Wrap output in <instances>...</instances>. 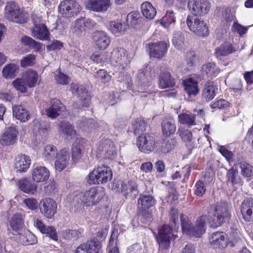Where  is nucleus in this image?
I'll return each mask as SVG.
<instances>
[{
  "instance_id": "obj_1",
  "label": "nucleus",
  "mask_w": 253,
  "mask_h": 253,
  "mask_svg": "<svg viewBox=\"0 0 253 253\" xmlns=\"http://www.w3.org/2000/svg\"><path fill=\"white\" fill-rule=\"evenodd\" d=\"M105 195L104 188L101 187L91 188L84 192L76 195L73 202L78 208L90 207L96 205Z\"/></svg>"
},
{
  "instance_id": "obj_2",
  "label": "nucleus",
  "mask_w": 253,
  "mask_h": 253,
  "mask_svg": "<svg viewBox=\"0 0 253 253\" xmlns=\"http://www.w3.org/2000/svg\"><path fill=\"white\" fill-rule=\"evenodd\" d=\"M181 226L183 231L186 234L197 238L205 233L207 217L205 215L199 216L193 224L188 217L183 214L180 215Z\"/></svg>"
},
{
  "instance_id": "obj_3",
  "label": "nucleus",
  "mask_w": 253,
  "mask_h": 253,
  "mask_svg": "<svg viewBox=\"0 0 253 253\" xmlns=\"http://www.w3.org/2000/svg\"><path fill=\"white\" fill-rule=\"evenodd\" d=\"M208 215L209 223L213 228L220 226L228 221L230 217V213L225 203L211 207L208 211Z\"/></svg>"
},
{
  "instance_id": "obj_4",
  "label": "nucleus",
  "mask_w": 253,
  "mask_h": 253,
  "mask_svg": "<svg viewBox=\"0 0 253 253\" xmlns=\"http://www.w3.org/2000/svg\"><path fill=\"white\" fill-rule=\"evenodd\" d=\"M110 168L103 165L94 169L88 175V182L90 184H99L106 183L112 178Z\"/></svg>"
},
{
  "instance_id": "obj_5",
  "label": "nucleus",
  "mask_w": 253,
  "mask_h": 253,
  "mask_svg": "<svg viewBox=\"0 0 253 253\" xmlns=\"http://www.w3.org/2000/svg\"><path fill=\"white\" fill-rule=\"evenodd\" d=\"M186 22L189 29L196 35L201 37H207L209 30L207 23L199 16H188Z\"/></svg>"
},
{
  "instance_id": "obj_6",
  "label": "nucleus",
  "mask_w": 253,
  "mask_h": 253,
  "mask_svg": "<svg viewBox=\"0 0 253 253\" xmlns=\"http://www.w3.org/2000/svg\"><path fill=\"white\" fill-rule=\"evenodd\" d=\"M5 15L7 19L14 22L22 24L26 22L19 6L13 1L7 2L5 7Z\"/></svg>"
},
{
  "instance_id": "obj_7",
  "label": "nucleus",
  "mask_w": 253,
  "mask_h": 253,
  "mask_svg": "<svg viewBox=\"0 0 253 253\" xmlns=\"http://www.w3.org/2000/svg\"><path fill=\"white\" fill-rule=\"evenodd\" d=\"M109 54V61L114 66L121 67L124 69L130 62L126 50L123 48H115Z\"/></svg>"
},
{
  "instance_id": "obj_8",
  "label": "nucleus",
  "mask_w": 253,
  "mask_h": 253,
  "mask_svg": "<svg viewBox=\"0 0 253 253\" xmlns=\"http://www.w3.org/2000/svg\"><path fill=\"white\" fill-rule=\"evenodd\" d=\"M136 144L140 151L149 154L155 149V138L151 133L142 134L137 138Z\"/></svg>"
},
{
  "instance_id": "obj_9",
  "label": "nucleus",
  "mask_w": 253,
  "mask_h": 253,
  "mask_svg": "<svg viewBox=\"0 0 253 253\" xmlns=\"http://www.w3.org/2000/svg\"><path fill=\"white\" fill-rule=\"evenodd\" d=\"M81 9V6L75 0H63L58 6L59 12L66 17L73 16L79 13Z\"/></svg>"
},
{
  "instance_id": "obj_10",
  "label": "nucleus",
  "mask_w": 253,
  "mask_h": 253,
  "mask_svg": "<svg viewBox=\"0 0 253 253\" xmlns=\"http://www.w3.org/2000/svg\"><path fill=\"white\" fill-rule=\"evenodd\" d=\"M210 3L208 0H190L188 6L193 15L203 16L209 12Z\"/></svg>"
},
{
  "instance_id": "obj_11",
  "label": "nucleus",
  "mask_w": 253,
  "mask_h": 253,
  "mask_svg": "<svg viewBox=\"0 0 253 253\" xmlns=\"http://www.w3.org/2000/svg\"><path fill=\"white\" fill-rule=\"evenodd\" d=\"M39 208L41 213L44 216L48 219H52L56 212L57 204L52 199L45 198L40 201Z\"/></svg>"
},
{
  "instance_id": "obj_12",
  "label": "nucleus",
  "mask_w": 253,
  "mask_h": 253,
  "mask_svg": "<svg viewBox=\"0 0 253 253\" xmlns=\"http://www.w3.org/2000/svg\"><path fill=\"white\" fill-rule=\"evenodd\" d=\"M146 47L150 57L160 59L166 55L169 45L164 41L148 43Z\"/></svg>"
},
{
  "instance_id": "obj_13",
  "label": "nucleus",
  "mask_w": 253,
  "mask_h": 253,
  "mask_svg": "<svg viewBox=\"0 0 253 253\" xmlns=\"http://www.w3.org/2000/svg\"><path fill=\"white\" fill-rule=\"evenodd\" d=\"M171 230V227L168 225H164L159 230L157 242L160 248L163 250H166L169 247L172 237Z\"/></svg>"
},
{
  "instance_id": "obj_14",
  "label": "nucleus",
  "mask_w": 253,
  "mask_h": 253,
  "mask_svg": "<svg viewBox=\"0 0 253 253\" xmlns=\"http://www.w3.org/2000/svg\"><path fill=\"white\" fill-rule=\"evenodd\" d=\"M70 89L72 93L77 96L83 106L85 107L89 106L90 96L84 86L72 83L70 84Z\"/></svg>"
},
{
  "instance_id": "obj_15",
  "label": "nucleus",
  "mask_w": 253,
  "mask_h": 253,
  "mask_svg": "<svg viewBox=\"0 0 253 253\" xmlns=\"http://www.w3.org/2000/svg\"><path fill=\"white\" fill-rule=\"evenodd\" d=\"M204 112L203 110H194L192 113H183L179 115L178 121L180 124L186 125L188 126L196 125L195 120L196 117L202 118L204 115Z\"/></svg>"
},
{
  "instance_id": "obj_16",
  "label": "nucleus",
  "mask_w": 253,
  "mask_h": 253,
  "mask_svg": "<svg viewBox=\"0 0 253 253\" xmlns=\"http://www.w3.org/2000/svg\"><path fill=\"white\" fill-rule=\"evenodd\" d=\"M152 69L150 68L140 69L136 77L135 82L138 85L142 86H148L155 75L152 73Z\"/></svg>"
},
{
  "instance_id": "obj_17",
  "label": "nucleus",
  "mask_w": 253,
  "mask_h": 253,
  "mask_svg": "<svg viewBox=\"0 0 253 253\" xmlns=\"http://www.w3.org/2000/svg\"><path fill=\"white\" fill-rule=\"evenodd\" d=\"M18 130L14 126L8 127L0 138V144L8 146L15 144L17 140Z\"/></svg>"
},
{
  "instance_id": "obj_18",
  "label": "nucleus",
  "mask_w": 253,
  "mask_h": 253,
  "mask_svg": "<svg viewBox=\"0 0 253 253\" xmlns=\"http://www.w3.org/2000/svg\"><path fill=\"white\" fill-rule=\"evenodd\" d=\"M111 5L110 0H88L86 6L90 10L103 12L106 11Z\"/></svg>"
},
{
  "instance_id": "obj_19",
  "label": "nucleus",
  "mask_w": 253,
  "mask_h": 253,
  "mask_svg": "<svg viewBox=\"0 0 253 253\" xmlns=\"http://www.w3.org/2000/svg\"><path fill=\"white\" fill-rule=\"evenodd\" d=\"M210 243L214 249H224L227 246V236L222 232H213L210 238Z\"/></svg>"
},
{
  "instance_id": "obj_20",
  "label": "nucleus",
  "mask_w": 253,
  "mask_h": 253,
  "mask_svg": "<svg viewBox=\"0 0 253 253\" xmlns=\"http://www.w3.org/2000/svg\"><path fill=\"white\" fill-rule=\"evenodd\" d=\"M50 106L46 109L47 116L51 119H55L65 109V106L61 102L56 98L52 99L50 101Z\"/></svg>"
},
{
  "instance_id": "obj_21",
  "label": "nucleus",
  "mask_w": 253,
  "mask_h": 253,
  "mask_svg": "<svg viewBox=\"0 0 253 253\" xmlns=\"http://www.w3.org/2000/svg\"><path fill=\"white\" fill-rule=\"evenodd\" d=\"M85 139L82 138L77 139L73 143L71 149L72 158L75 163L78 162L82 158L85 148Z\"/></svg>"
},
{
  "instance_id": "obj_22",
  "label": "nucleus",
  "mask_w": 253,
  "mask_h": 253,
  "mask_svg": "<svg viewBox=\"0 0 253 253\" xmlns=\"http://www.w3.org/2000/svg\"><path fill=\"white\" fill-rule=\"evenodd\" d=\"M241 211L246 221L253 222V198H248L243 201Z\"/></svg>"
},
{
  "instance_id": "obj_23",
  "label": "nucleus",
  "mask_w": 253,
  "mask_h": 253,
  "mask_svg": "<svg viewBox=\"0 0 253 253\" xmlns=\"http://www.w3.org/2000/svg\"><path fill=\"white\" fill-rule=\"evenodd\" d=\"M121 192L126 199H134L138 194L137 185L133 181H128L122 184Z\"/></svg>"
},
{
  "instance_id": "obj_24",
  "label": "nucleus",
  "mask_w": 253,
  "mask_h": 253,
  "mask_svg": "<svg viewBox=\"0 0 253 253\" xmlns=\"http://www.w3.org/2000/svg\"><path fill=\"white\" fill-rule=\"evenodd\" d=\"M99 150L104 153L105 157L107 159H113L117 155L114 144L110 139L102 140Z\"/></svg>"
},
{
  "instance_id": "obj_25",
  "label": "nucleus",
  "mask_w": 253,
  "mask_h": 253,
  "mask_svg": "<svg viewBox=\"0 0 253 253\" xmlns=\"http://www.w3.org/2000/svg\"><path fill=\"white\" fill-rule=\"evenodd\" d=\"M56 158V160L54 162L55 170L60 172L69 163V153L66 149H63L59 151Z\"/></svg>"
},
{
  "instance_id": "obj_26",
  "label": "nucleus",
  "mask_w": 253,
  "mask_h": 253,
  "mask_svg": "<svg viewBox=\"0 0 253 253\" xmlns=\"http://www.w3.org/2000/svg\"><path fill=\"white\" fill-rule=\"evenodd\" d=\"M49 171L45 167L37 166L32 171V179L36 182L47 180L49 177Z\"/></svg>"
},
{
  "instance_id": "obj_27",
  "label": "nucleus",
  "mask_w": 253,
  "mask_h": 253,
  "mask_svg": "<svg viewBox=\"0 0 253 253\" xmlns=\"http://www.w3.org/2000/svg\"><path fill=\"white\" fill-rule=\"evenodd\" d=\"M236 51V49L229 42H226L221 44L215 49L214 55L220 60Z\"/></svg>"
},
{
  "instance_id": "obj_28",
  "label": "nucleus",
  "mask_w": 253,
  "mask_h": 253,
  "mask_svg": "<svg viewBox=\"0 0 253 253\" xmlns=\"http://www.w3.org/2000/svg\"><path fill=\"white\" fill-rule=\"evenodd\" d=\"M35 225L41 233L48 234L51 239L54 241H57L58 236L56 229L54 227L46 226L42 220L39 219L36 220Z\"/></svg>"
},
{
  "instance_id": "obj_29",
  "label": "nucleus",
  "mask_w": 253,
  "mask_h": 253,
  "mask_svg": "<svg viewBox=\"0 0 253 253\" xmlns=\"http://www.w3.org/2000/svg\"><path fill=\"white\" fill-rule=\"evenodd\" d=\"M13 116L21 122H26L30 119L28 110L22 105H14L12 107Z\"/></svg>"
},
{
  "instance_id": "obj_30",
  "label": "nucleus",
  "mask_w": 253,
  "mask_h": 253,
  "mask_svg": "<svg viewBox=\"0 0 253 253\" xmlns=\"http://www.w3.org/2000/svg\"><path fill=\"white\" fill-rule=\"evenodd\" d=\"M18 187L25 193L34 194L37 192V185L27 178H22L18 181Z\"/></svg>"
},
{
  "instance_id": "obj_31",
  "label": "nucleus",
  "mask_w": 253,
  "mask_h": 253,
  "mask_svg": "<svg viewBox=\"0 0 253 253\" xmlns=\"http://www.w3.org/2000/svg\"><path fill=\"white\" fill-rule=\"evenodd\" d=\"M93 39L98 48L105 49L110 42V39L107 34L103 31H96L94 33Z\"/></svg>"
},
{
  "instance_id": "obj_32",
  "label": "nucleus",
  "mask_w": 253,
  "mask_h": 253,
  "mask_svg": "<svg viewBox=\"0 0 253 253\" xmlns=\"http://www.w3.org/2000/svg\"><path fill=\"white\" fill-rule=\"evenodd\" d=\"M175 81L170 73L168 72L162 73L159 78V85L161 88L174 87Z\"/></svg>"
},
{
  "instance_id": "obj_33",
  "label": "nucleus",
  "mask_w": 253,
  "mask_h": 253,
  "mask_svg": "<svg viewBox=\"0 0 253 253\" xmlns=\"http://www.w3.org/2000/svg\"><path fill=\"white\" fill-rule=\"evenodd\" d=\"M31 163L29 156L25 155H18L16 159L15 168L17 171L24 172L29 169Z\"/></svg>"
},
{
  "instance_id": "obj_34",
  "label": "nucleus",
  "mask_w": 253,
  "mask_h": 253,
  "mask_svg": "<svg viewBox=\"0 0 253 253\" xmlns=\"http://www.w3.org/2000/svg\"><path fill=\"white\" fill-rule=\"evenodd\" d=\"M217 89V86L213 82H207L204 85L202 91V96L207 101H210L215 97Z\"/></svg>"
},
{
  "instance_id": "obj_35",
  "label": "nucleus",
  "mask_w": 253,
  "mask_h": 253,
  "mask_svg": "<svg viewBox=\"0 0 253 253\" xmlns=\"http://www.w3.org/2000/svg\"><path fill=\"white\" fill-rule=\"evenodd\" d=\"M155 199L150 195H140L137 200V208L139 210H147L155 204Z\"/></svg>"
},
{
  "instance_id": "obj_36",
  "label": "nucleus",
  "mask_w": 253,
  "mask_h": 253,
  "mask_svg": "<svg viewBox=\"0 0 253 253\" xmlns=\"http://www.w3.org/2000/svg\"><path fill=\"white\" fill-rule=\"evenodd\" d=\"M176 126L174 121L171 119H166L162 123V129L164 135L169 136L176 131Z\"/></svg>"
},
{
  "instance_id": "obj_37",
  "label": "nucleus",
  "mask_w": 253,
  "mask_h": 253,
  "mask_svg": "<svg viewBox=\"0 0 253 253\" xmlns=\"http://www.w3.org/2000/svg\"><path fill=\"white\" fill-rule=\"evenodd\" d=\"M110 29L112 32L117 36L124 34L128 28L126 23L119 21H111L109 23Z\"/></svg>"
},
{
  "instance_id": "obj_38",
  "label": "nucleus",
  "mask_w": 253,
  "mask_h": 253,
  "mask_svg": "<svg viewBox=\"0 0 253 253\" xmlns=\"http://www.w3.org/2000/svg\"><path fill=\"white\" fill-rule=\"evenodd\" d=\"M24 219L21 213L14 214L9 221V226L12 230L18 231L24 226Z\"/></svg>"
},
{
  "instance_id": "obj_39",
  "label": "nucleus",
  "mask_w": 253,
  "mask_h": 253,
  "mask_svg": "<svg viewBox=\"0 0 253 253\" xmlns=\"http://www.w3.org/2000/svg\"><path fill=\"white\" fill-rule=\"evenodd\" d=\"M141 11L143 15L149 19H153L157 13L156 8L148 1L144 2L141 4Z\"/></svg>"
},
{
  "instance_id": "obj_40",
  "label": "nucleus",
  "mask_w": 253,
  "mask_h": 253,
  "mask_svg": "<svg viewBox=\"0 0 253 253\" xmlns=\"http://www.w3.org/2000/svg\"><path fill=\"white\" fill-rule=\"evenodd\" d=\"M118 231L114 230L107 248V253H120L117 244Z\"/></svg>"
},
{
  "instance_id": "obj_41",
  "label": "nucleus",
  "mask_w": 253,
  "mask_h": 253,
  "mask_svg": "<svg viewBox=\"0 0 253 253\" xmlns=\"http://www.w3.org/2000/svg\"><path fill=\"white\" fill-rule=\"evenodd\" d=\"M59 126V131L63 134L70 137H74L76 135V130L69 122L62 121Z\"/></svg>"
},
{
  "instance_id": "obj_42",
  "label": "nucleus",
  "mask_w": 253,
  "mask_h": 253,
  "mask_svg": "<svg viewBox=\"0 0 253 253\" xmlns=\"http://www.w3.org/2000/svg\"><path fill=\"white\" fill-rule=\"evenodd\" d=\"M183 83L184 89L189 96L197 94L199 89L198 88L197 83L195 81L190 79L187 81H184Z\"/></svg>"
},
{
  "instance_id": "obj_43",
  "label": "nucleus",
  "mask_w": 253,
  "mask_h": 253,
  "mask_svg": "<svg viewBox=\"0 0 253 253\" xmlns=\"http://www.w3.org/2000/svg\"><path fill=\"white\" fill-rule=\"evenodd\" d=\"M18 238L20 243L25 246L33 245L36 242V236L29 231L19 234Z\"/></svg>"
},
{
  "instance_id": "obj_44",
  "label": "nucleus",
  "mask_w": 253,
  "mask_h": 253,
  "mask_svg": "<svg viewBox=\"0 0 253 253\" xmlns=\"http://www.w3.org/2000/svg\"><path fill=\"white\" fill-rule=\"evenodd\" d=\"M24 78L28 87H33L37 84L38 74L37 72L29 70L25 73Z\"/></svg>"
},
{
  "instance_id": "obj_45",
  "label": "nucleus",
  "mask_w": 253,
  "mask_h": 253,
  "mask_svg": "<svg viewBox=\"0 0 253 253\" xmlns=\"http://www.w3.org/2000/svg\"><path fill=\"white\" fill-rule=\"evenodd\" d=\"M202 71L203 74H206L212 78L216 76L219 72V70L215 64L212 63H208L202 66Z\"/></svg>"
},
{
  "instance_id": "obj_46",
  "label": "nucleus",
  "mask_w": 253,
  "mask_h": 253,
  "mask_svg": "<svg viewBox=\"0 0 253 253\" xmlns=\"http://www.w3.org/2000/svg\"><path fill=\"white\" fill-rule=\"evenodd\" d=\"M19 66L15 64H9L5 66L2 71L3 77L5 79H12L16 76Z\"/></svg>"
},
{
  "instance_id": "obj_47",
  "label": "nucleus",
  "mask_w": 253,
  "mask_h": 253,
  "mask_svg": "<svg viewBox=\"0 0 253 253\" xmlns=\"http://www.w3.org/2000/svg\"><path fill=\"white\" fill-rule=\"evenodd\" d=\"M226 177H227V182H230L234 186L240 185L242 183V180L238 175L237 170L234 168L228 170Z\"/></svg>"
},
{
  "instance_id": "obj_48",
  "label": "nucleus",
  "mask_w": 253,
  "mask_h": 253,
  "mask_svg": "<svg viewBox=\"0 0 253 253\" xmlns=\"http://www.w3.org/2000/svg\"><path fill=\"white\" fill-rule=\"evenodd\" d=\"M78 126L83 130L89 132L96 128L97 123L93 119L84 118L78 123Z\"/></svg>"
},
{
  "instance_id": "obj_49",
  "label": "nucleus",
  "mask_w": 253,
  "mask_h": 253,
  "mask_svg": "<svg viewBox=\"0 0 253 253\" xmlns=\"http://www.w3.org/2000/svg\"><path fill=\"white\" fill-rule=\"evenodd\" d=\"M32 33L35 38L42 41L47 40L49 36V32L46 26L34 28Z\"/></svg>"
},
{
  "instance_id": "obj_50",
  "label": "nucleus",
  "mask_w": 253,
  "mask_h": 253,
  "mask_svg": "<svg viewBox=\"0 0 253 253\" xmlns=\"http://www.w3.org/2000/svg\"><path fill=\"white\" fill-rule=\"evenodd\" d=\"M82 230L67 229L63 231L62 237L67 240L76 241L81 236Z\"/></svg>"
},
{
  "instance_id": "obj_51",
  "label": "nucleus",
  "mask_w": 253,
  "mask_h": 253,
  "mask_svg": "<svg viewBox=\"0 0 253 253\" xmlns=\"http://www.w3.org/2000/svg\"><path fill=\"white\" fill-rule=\"evenodd\" d=\"M56 148L52 145L45 146L43 157L47 160H53L58 155Z\"/></svg>"
},
{
  "instance_id": "obj_52",
  "label": "nucleus",
  "mask_w": 253,
  "mask_h": 253,
  "mask_svg": "<svg viewBox=\"0 0 253 253\" xmlns=\"http://www.w3.org/2000/svg\"><path fill=\"white\" fill-rule=\"evenodd\" d=\"M133 126L134 133L136 135L146 130L147 123L143 119L137 118L134 121Z\"/></svg>"
},
{
  "instance_id": "obj_53",
  "label": "nucleus",
  "mask_w": 253,
  "mask_h": 253,
  "mask_svg": "<svg viewBox=\"0 0 253 253\" xmlns=\"http://www.w3.org/2000/svg\"><path fill=\"white\" fill-rule=\"evenodd\" d=\"M12 84L13 87L18 91L21 93H25L27 92L28 85L23 78H18L14 80Z\"/></svg>"
},
{
  "instance_id": "obj_54",
  "label": "nucleus",
  "mask_w": 253,
  "mask_h": 253,
  "mask_svg": "<svg viewBox=\"0 0 253 253\" xmlns=\"http://www.w3.org/2000/svg\"><path fill=\"white\" fill-rule=\"evenodd\" d=\"M85 244L89 253H99L101 251V244L97 240L88 241Z\"/></svg>"
},
{
  "instance_id": "obj_55",
  "label": "nucleus",
  "mask_w": 253,
  "mask_h": 253,
  "mask_svg": "<svg viewBox=\"0 0 253 253\" xmlns=\"http://www.w3.org/2000/svg\"><path fill=\"white\" fill-rule=\"evenodd\" d=\"M84 31L85 28L84 24V18L77 19L73 25L72 28V32L76 35L80 36Z\"/></svg>"
},
{
  "instance_id": "obj_56",
  "label": "nucleus",
  "mask_w": 253,
  "mask_h": 253,
  "mask_svg": "<svg viewBox=\"0 0 253 253\" xmlns=\"http://www.w3.org/2000/svg\"><path fill=\"white\" fill-rule=\"evenodd\" d=\"M21 42L24 45H28L36 50H39L42 48V44L41 43L35 41L28 36L23 37L21 39Z\"/></svg>"
},
{
  "instance_id": "obj_57",
  "label": "nucleus",
  "mask_w": 253,
  "mask_h": 253,
  "mask_svg": "<svg viewBox=\"0 0 253 253\" xmlns=\"http://www.w3.org/2000/svg\"><path fill=\"white\" fill-rule=\"evenodd\" d=\"M177 143L175 138H172L165 141L161 146V151L164 153H169L174 148Z\"/></svg>"
},
{
  "instance_id": "obj_58",
  "label": "nucleus",
  "mask_w": 253,
  "mask_h": 253,
  "mask_svg": "<svg viewBox=\"0 0 253 253\" xmlns=\"http://www.w3.org/2000/svg\"><path fill=\"white\" fill-rule=\"evenodd\" d=\"M175 16L172 11H167L165 15L163 17L161 24L165 27H168L170 24L174 23Z\"/></svg>"
},
{
  "instance_id": "obj_59",
  "label": "nucleus",
  "mask_w": 253,
  "mask_h": 253,
  "mask_svg": "<svg viewBox=\"0 0 253 253\" xmlns=\"http://www.w3.org/2000/svg\"><path fill=\"white\" fill-rule=\"evenodd\" d=\"M184 38L180 32H175L172 38V43L178 49L183 47Z\"/></svg>"
},
{
  "instance_id": "obj_60",
  "label": "nucleus",
  "mask_w": 253,
  "mask_h": 253,
  "mask_svg": "<svg viewBox=\"0 0 253 253\" xmlns=\"http://www.w3.org/2000/svg\"><path fill=\"white\" fill-rule=\"evenodd\" d=\"M110 54L106 52L102 51L99 53H94L91 56V59L96 62L97 63H100L102 62H108L109 61V57Z\"/></svg>"
},
{
  "instance_id": "obj_61",
  "label": "nucleus",
  "mask_w": 253,
  "mask_h": 253,
  "mask_svg": "<svg viewBox=\"0 0 253 253\" xmlns=\"http://www.w3.org/2000/svg\"><path fill=\"white\" fill-rule=\"evenodd\" d=\"M36 63V56L30 54L24 57L21 60L20 65L22 67L33 66Z\"/></svg>"
},
{
  "instance_id": "obj_62",
  "label": "nucleus",
  "mask_w": 253,
  "mask_h": 253,
  "mask_svg": "<svg viewBox=\"0 0 253 253\" xmlns=\"http://www.w3.org/2000/svg\"><path fill=\"white\" fill-rule=\"evenodd\" d=\"M240 169L241 174L245 177H250L253 174V167L248 163H241Z\"/></svg>"
},
{
  "instance_id": "obj_63",
  "label": "nucleus",
  "mask_w": 253,
  "mask_h": 253,
  "mask_svg": "<svg viewBox=\"0 0 253 253\" xmlns=\"http://www.w3.org/2000/svg\"><path fill=\"white\" fill-rule=\"evenodd\" d=\"M95 77L98 81L104 83L109 81L111 79V76L107 73V71L103 69L97 71Z\"/></svg>"
},
{
  "instance_id": "obj_64",
  "label": "nucleus",
  "mask_w": 253,
  "mask_h": 253,
  "mask_svg": "<svg viewBox=\"0 0 253 253\" xmlns=\"http://www.w3.org/2000/svg\"><path fill=\"white\" fill-rule=\"evenodd\" d=\"M127 253H146L145 249L139 244H134L127 249Z\"/></svg>"
}]
</instances>
